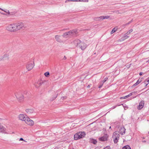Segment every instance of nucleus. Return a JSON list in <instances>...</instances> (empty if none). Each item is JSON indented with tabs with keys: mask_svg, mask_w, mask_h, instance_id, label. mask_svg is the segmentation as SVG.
I'll return each instance as SVG.
<instances>
[{
	"mask_svg": "<svg viewBox=\"0 0 149 149\" xmlns=\"http://www.w3.org/2000/svg\"><path fill=\"white\" fill-rule=\"evenodd\" d=\"M16 24H9L6 27V29L8 31L11 32L16 31Z\"/></svg>",
	"mask_w": 149,
	"mask_h": 149,
	"instance_id": "1",
	"label": "nucleus"
},
{
	"mask_svg": "<svg viewBox=\"0 0 149 149\" xmlns=\"http://www.w3.org/2000/svg\"><path fill=\"white\" fill-rule=\"evenodd\" d=\"M85 134L84 132H79L74 135V139L75 140H77L78 139L82 138L85 136Z\"/></svg>",
	"mask_w": 149,
	"mask_h": 149,
	"instance_id": "2",
	"label": "nucleus"
},
{
	"mask_svg": "<svg viewBox=\"0 0 149 149\" xmlns=\"http://www.w3.org/2000/svg\"><path fill=\"white\" fill-rule=\"evenodd\" d=\"M120 136L119 132L118 131H116L113 133V137L115 143L116 144L118 142Z\"/></svg>",
	"mask_w": 149,
	"mask_h": 149,
	"instance_id": "3",
	"label": "nucleus"
},
{
	"mask_svg": "<svg viewBox=\"0 0 149 149\" xmlns=\"http://www.w3.org/2000/svg\"><path fill=\"white\" fill-rule=\"evenodd\" d=\"M15 95L17 99L20 102L23 101L24 100V97H25V96H24L23 94H22L20 92H19L15 93Z\"/></svg>",
	"mask_w": 149,
	"mask_h": 149,
	"instance_id": "4",
	"label": "nucleus"
},
{
	"mask_svg": "<svg viewBox=\"0 0 149 149\" xmlns=\"http://www.w3.org/2000/svg\"><path fill=\"white\" fill-rule=\"evenodd\" d=\"M16 31L20 29H24L26 26L23 23H19L16 24Z\"/></svg>",
	"mask_w": 149,
	"mask_h": 149,
	"instance_id": "5",
	"label": "nucleus"
},
{
	"mask_svg": "<svg viewBox=\"0 0 149 149\" xmlns=\"http://www.w3.org/2000/svg\"><path fill=\"white\" fill-rule=\"evenodd\" d=\"M26 117L24 116L23 114H20L19 116V119L21 120L24 121L26 124L28 123V118L27 117V116L26 115Z\"/></svg>",
	"mask_w": 149,
	"mask_h": 149,
	"instance_id": "6",
	"label": "nucleus"
},
{
	"mask_svg": "<svg viewBox=\"0 0 149 149\" xmlns=\"http://www.w3.org/2000/svg\"><path fill=\"white\" fill-rule=\"evenodd\" d=\"M35 66L34 58H32L31 60L29 62V71L31 70Z\"/></svg>",
	"mask_w": 149,
	"mask_h": 149,
	"instance_id": "7",
	"label": "nucleus"
},
{
	"mask_svg": "<svg viewBox=\"0 0 149 149\" xmlns=\"http://www.w3.org/2000/svg\"><path fill=\"white\" fill-rule=\"evenodd\" d=\"M77 33V31L76 30H72L68 32L69 37L76 36Z\"/></svg>",
	"mask_w": 149,
	"mask_h": 149,
	"instance_id": "8",
	"label": "nucleus"
},
{
	"mask_svg": "<svg viewBox=\"0 0 149 149\" xmlns=\"http://www.w3.org/2000/svg\"><path fill=\"white\" fill-rule=\"evenodd\" d=\"M144 105V101L143 100H142L140 102L139 105L138 106L137 109L138 110H141L142 109Z\"/></svg>",
	"mask_w": 149,
	"mask_h": 149,
	"instance_id": "9",
	"label": "nucleus"
},
{
	"mask_svg": "<svg viewBox=\"0 0 149 149\" xmlns=\"http://www.w3.org/2000/svg\"><path fill=\"white\" fill-rule=\"evenodd\" d=\"M79 47H80L82 50H84L86 48V45L84 42H81Z\"/></svg>",
	"mask_w": 149,
	"mask_h": 149,
	"instance_id": "10",
	"label": "nucleus"
},
{
	"mask_svg": "<svg viewBox=\"0 0 149 149\" xmlns=\"http://www.w3.org/2000/svg\"><path fill=\"white\" fill-rule=\"evenodd\" d=\"M108 139V136L107 134L104 135L103 136L99 138V140L104 141H107Z\"/></svg>",
	"mask_w": 149,
	"mask_h": 149,
	"instance_id": "11",
	"label": "nucleus"
},
{
	"mask_svg": "<svg viewBox=\"0 0 149 149\" xmlns=\"http://www.w3.org/2000/svg\"><path fill=\"white\" fill-rule=\"evenodd\" d=\"M81 41L79 39H76L73 42V43L76 47H78L81 43Z\"/></svg>",
	"mask_w": 149,
	"mask_h": 149,
	"instance_id": "12",
	"label": "nucleus"
},
{
	"mask_svg": "<svg viewBox=\"0 0 149 149\" xmlns=\"http://www.w3.org/2000/svg\"><path fill=\"white\" fill-rule=\"evenodd\" d=\"M68 1H73V2H78V1H83L85 2H88V0H66L65 3H67Z\"/></svg>",
	"mask_w": 149,
	"mask_h": 149,
	"instance_id": "13",
	"label": "nucleus"
},
{
	"mask_svg": "<svg viewBox=\"0 0 149 149\" xmlns=\"http://www.w3.org/2000/svg\"><path fill=\"white\" fill-rule=\"evenodd\" d=\"M42 82L41 81H38L35 84V86L36 88H38L42 84Z\"/></svg>",
	"mask_w": 149,
	"mask_h": 149,
	"instance_id": "14",
	"label": "nucleus"
},
{
	"mask_svg": "<svg viewBox=\"0 0 149 149\" xmlns=\"http://www.w3.org/2000/svg\"><path fill=\"white\" fill-rule=\"evenodd\" d=\"M125 130L124 127H121L120 129L119 133H120L122 135H123L125 134Z\"/></svg>",
	"mask_w": 149,
	"mask_h": 149,
	"instance_id": "15",
	"label": "nucleus"
},
{
	"mask_svg": "<svg viewBox=\"0 0 149 149\" xmlns=\"http://www.w3.org/2000/svg\"><path fill=\"white\" fill-rule=\"evenodd\" d=\"M34 125V122L33 121L30 119V118L29 117V125L32 126Z\"/></svg>",
	"mask_w": 149,
	"mask_h": 149,
	"instance_id": "16",
	"label": "nucleus"
},
{
	"mask_svg": "<svg viewBox=\"0 0 149 149\" xmlns=\"http://www.w3.org/2000/svg\"><path fill=\"white\" fill-rule=\"evenodd\" d=\"M6 129L2 125H0V132H4L5 131Z\"/></svg>",
	"mask_w": 149,
	"mask_h": 149,
	"instance_id": "17",
	"label": "nucleus"
},
{
	"mask_svg": "<svg viewBox=\"0 0 149 149\" xmlns=\"http://www.w3.org/2000/svg\"><path fill=\"white\" fill-rule=\"evenodd\" d=\"M60 36L58 35H56L55 36V38L56 39V40L59 42H62L60 38L59 37Z\"/></svg>",
	"mask_w": 149,
	"mask_h": 149,
	"instance_id": "18",
	"label": "nucleus"
},
{
	"mask_svg": "<svg viewBox=\"0 0 149 149\" xmlns=\"http://www.w3.org/2000/svg\"><path fill=\"white\" fill-rule=\"evenodd\" d=\"M103 18V16H100L99 17H95V19L96 21H99L100 19L103 20L104 19Z\"/></svg>",
	"mask_w": 149,
	"mask_h": 149,
	"instance_id": "19",
	"label": "nucleus"
},
{
	"mask_svg": "<svg viewBox=\"0 0 149 149\" xmlns=\"http://www.w3.org/2000/svg\"><path fill=\"white\" fill-rule=\"evenodd\" d=\"M63 37L65 38L69 37V36L68 35V32H66L64 33L62 35Z\"/></svg>",
	"mask_w": 149,
	"mask_h": 149,
	"instance_id": "20",
	"label": "nucleus"
},
{
	"mask_svg": "<svg viewBox=\"0 0 149 149\" xmlns=\"http://www.w3.org/2000/svg\"><path fill=\"white\" fill-rule=\"evenodd\" d=\"M141 81V80H140L139 79H138L136 81V82L132 86H135L139 84Z\"/></svg>",
	"mask_w": 149,
	"mask_h": 149,
	"instance_id": "21",
	"label": "nucleus"
},
{
	"mask_svg": "<svg viewBox=\"0 0 149 149\" xmlns=\"http://www.w3.org/2000/svg\"><path fill=\"white\" fill-rule=\"evenodd\" d=\"M122 149H131V148L129 145H127L123 147Z\"/></svg>",
	"mask_w": 149,
	"mask_h": 149,
	"instance_id": "22",
	"label": "nucleus"
},
{
	"mask_svg": "<svg viewBox=\"0 0 149 149\" xmlns=\"http://www.w3.org/2000/svg\"><path fill=\"white\" fill-rule=\"evenodd\" d=\"M97 142V141L96 140L93 139H92L91 140V143H93L94 144H96Z\"/></svg>",
	"mask_w": 149,
	"mask_h": 149,
	"instance_id": "23",
	"label": "nucleus"
},
{
	"mask_svg": "<svg viewBox=\"0 0 149 149\" xmlns=\"http://www.w3.org/2000/svg\"><path fill=\"white\" fill-rule=\"evenodd\" d=\"M0 10H3V11H4V12H6V13H7L9 15H13V14H10V12H9V10H7V11H6L4 10L3 9H1V8H0Z\"/></svg>",
	"mask_w": 149,
	"mask_h": 149,
	"instance_id": "24",
	"label": "nucleus"
},
{
	"mask_svg": "<svg viewBox=\"0 0 149 149\" xmlns=\"http://www.w3.org/2000/svg\"><path fill=\"white\" fill-rule=\"evenodd\" d=\"M129 97H130V95L129 94V95H127L126 96H125V97H120V99H126V98Z\"/></svg>",
	"mask_w": 149,
	"mask_h": 149,
	"instance_id": "25",
	"label": "nucleus"
},
{
	"mask_svg": "<svg viewBox=\"0 0 149 149\" xmlns=\"http://www.w3.org/2000/svg\"><path fill=\"white\" fill-rule=\"evenodd\" d=\"M58 96V94L56 95H54V97H53V98L52 99H51V101H53L54 100H55L56 98Z\"/></svg>",
	"mask_w": 149,
	"mask_h": 149,
	"instance_id": "26",
	"label": "nucleus"
},
{
	"mask_svg": "<svg viewBox=\"0 0 149 149\" xmlns=\"http://www.w3.org/2000/svg\"><path fill=\"white\" fill-rule=\"evenodd\" d=\"M44 74L46 77H48L49 75V72H46Z\"/></svg>",
	"mask_w": 149,
	"mask_h": 149,
	"instance_id": "27",
	"label": "nucleus"
},
{
	"mask_svg": "<svg viewBox=\"0 0 149 149\" xmlns=\"http://www.w3.org/2000/svg\"><path fill=\"white\" fill-rule=\"evenodd\" d=\"M132 29H130L127 31V32L126 33V34H129L131 32H132Z\"/></svg>",
	"mask_w": 149,
	"mask_h": 149,
	"instance_id": "28",
	"label": "nucleus"
},
{
	"mask_svg": "<svg viewBox=\"0 0 149 149\" xmlns=\"http://www.w3.org/2000/svg\"><path fill=\"white\" fill-rule=\"evenodd\" d=\"M126 34H125V36L123 37V38L124 39H127L129 37V36H127V35H126Z\"/></svg>",
	"mask_w": 149,
	"mask_h": 149,
	"instance_id": "29",
	"label": "nucleus"
},
{
	"mask_svg": "<svg viewBox=\"0 0 149 149\" xmlns=\"http://www.w3.org/2000/svg\"><path fill=\"white\" fill-rule=\"evenodd\" d=\"M142 83L144 85H145V87L148 84V83H147V82L146 81L144 82H143Z\"/></svg>",
	"mask_w": 149,
	"mask_h": 149,
	"instance_id": "30",
	"label": "nucleus"
},
{
	"mask_svg": "<svg viewBox=\"0 0 149 149\" xmlns=\"http://www.w3.org/2000/svg\"><path fill=\"white\" fill-rule=\"evenodd\" d=\"M103 149H111V148L110 146H107L104 148Z\"/></svg>",
	"mask_w": 149,
	"mask_h": 149,
	"instance_id": "31",
	"label": "nucleus"
},
{
	"mask_svg": "<svg viewBox=\"0 0 149 149\" xmlns=\"http://www.w3.org/2000/svg\"><path fill=\"white\" fill-rule=\"evenodd\" d=\"M33 111L32 109H29V112L31 113H33Z\"/></svg>",
	"mask_w": 149,
	"mask_h": 149,
	"instance_id": "32",
	"label": "nucleus"
},
{
	"mask_svg": "<svg viewBox=\"0 0 149 149\" xmlns=\"http://www.w3.org/2000/svg\"><path fill=\"white\" fill-rule=\"evenodd\" d=\"M104 17V19H108L110 17L109 16H108V15H107V16H103Z\"/></svg>",
	"mask_w": 149,
	"mask_h": 149,
	"instance_id": "33",
	"label": "nucleus"
},
{
	"mask_svg": "<svg viewBox=\"0 0 149 149\" xmlns=\"http://www.w3.org/2000/svg\"><path fill=\"white\" fill-rule=\"evenodd\" d=\"M127 25L128 24H126V23L123 24L121 28H125V26H127Z\"/></svg>",
	"mask_w": 149,
	"mask_h": 149,
	"instance_id": "34",
	"label": "nucleus"
},
{
	"mask_svg": "<svg viewBox=\"0 0 149 149\" xmlns=\"http://www.w3.org/2000/svg\"><path fill=\"white\" fill-rule=\"evenodd\" d=\"M116 31V29H115V28H114L113 29H112V31H111V33L112 34V33H113L115 32Z\"/></svg>",
	"mask_w": 149,
	"mask_h": 149,
	"instance_id": "35",
	"label": "nucleus"
},
{
	"mask_svg": "<svg viewBox=\"0 0 149 149\" xmlns=\"http://www.w3.org/2000/svg\"><path fill=\"white\" fill-rule=\"evenodd\" d=\"M8 55L7 54H5L4 56H3V58H4V57H7V59H8Z\"/></svg>",
	"mask_w": 149,
	"mask_h": 149,
	"instance_id": "36",
	"label": "nucleus"
},
{
	"mask_svg": "<svg viewBox=\"0 0 149 149\" xmlns=\"http://www.w3.org/2000/svg\"><path fill=\"white\" fill-rule=\"evenodd\" d=\"M108 79V78L107 77H106L103 80V83L104 82H105Z\"/></svg>",
	"mask_w": 149,
	"mask_h": 149,
	"instance_id": "37",
	"label": "nucleus"
},
{
	"mask_svg": "<svg viewBox=\"0 0 149 149\" xmlns=\"http://www.w3.org/2000/svg\"><path fill=\"white\" fill-rule=\"evenodd\" d=\"M103 85V84H99V86H98V88H100L102 87V85Z\"/></svg>",
	"mask_w": 149,
	"mask_h": 149,
	"instance_id": "38",
	"label": "nucleus"
},
{
	"mask_svg": "<svg viewBox=\"0 0 149 149\" xmlns=\"http://www.w3.org/2000/svg\"><path fill=\"white\" fill-rule=\"evenodd\" d=\"M19 141H24L25 142H27L25 140H24L23 138H20L19 140Z\"/></svg>",
	"mask_w": 149,
	"mask_h": 149,
	"instance_id": "39",
	"label": "nucleus"
},
{
	"mask_svg": "<svg viewBox=\"0 0 149 149\" xmlns=\"http://www.w3.org/2000/svg\"><path fill=\"white\" fill-rule=\"evenodd\" d=\"M132 21H133V19H132L131 21H130L129 22H128L126 24H128V25H129V24H130L132 22Z\"/></svg>",
	"mask_w": 149,
	"mask_h": 149,
	"instance_id": "40",
	"label": "nucleus"
},
{
	"mask_svg": "<svg viewBox=\"0 0 149 149\" xmlns=\"http://www.w3.org/2000/svg\"><path fill=\"white\" fill-rule=\"evenodd\" d=\"M132 92V93L133 94H133L135 95L137 93V92H136V91H134V92Z\"/></svg>",
	"mask_w": 149,
	"mask_h": 149,
	"instance_id": "41",
	"label": "nucleus"
},
{
	"mask_svg": "<svg viewBox=\"0 0 149 149\" xmlns=\"http://www.w3.org/2000/svg\"><path fill=\"white\" fill-rule=\"evenodd\" d=\"M67 59V57H66L65 56H64V58H63V60H66V59Z\"/></svg>",
	"mask_w": 149,
	"mask_h": 149,
	"instance_id": "42",
	"label": "nucleus"
},
{
	"mask_svg": "<svg viewBox=\"0 0 149 149\" xmlns=\"http://www.w3.org/2000/svg\"><path fill=\"white\" fill-rule=\"evenodd\" d=\"M129 95H130V96H132V95H133V94L132 93H132H130L129 94Z\"/></svg>",
	"mask_w": 149,
	"mask_h": 149,
	"instance_id": "43",
	"label": "nucleus"
},
{
	"mask_svg": "<svg viewBox=\"0 0 149 149\" xmlns=\"http://www.w3.org/2000/svg\"><path fill=\"white\" fill-rule=\"evenodd\" d=\"M10 13V14H13V15H14L15 14V12H11Z\"/></svg>",
	"mask_w": 149,
	"mask_h": 149,
	"instance_id": "44",
	"label": "nucleus"
},
{
	"mask_svg": "<svg viewBox=\"0 0 149 149\" xmlns=\"http://www.w3.org/2000/svg\"><path fill=\"white\" fill-rule=\"evenodd\" d=\"M62 98H63V99H65L66 97H67L66 96H62L61 97Z\"/></svg>",
	"mask_w": 149,
	"mask_h": 149,
	"instance_id": "45",
	"label": "nucleus"
},
{
	"mask_svg": "<svg viewBox=\"0 0 149 149\" xmlns=\"http://www.w3.org/2000/svg\"><path fill=\"white\" fill-rule=\"evenodd\" d=\"M116 106H113V107L111 108L113 109H115L116 107Z\"/></svg>",
	"mask_w": 149,
	"mask_h": 149,
	"instance_id": "46",
	"label": "nucleus"
},
{
	"mask_svg": "<svg viewBox=\"0 0 149 149\" xmlns=\"http://www.w3.org/2000/svg\"><path fill=\"white\" fill-rule=\"evenodd\" d=\"M146 82H147V83H149V79H148V80H146Z\"/></svg>",
	"mask_w": 149,
	"mask_h": 149,
	"instance_id": "47",
	"label": "nucleus"
},
{
	"mask_svg": "<svg viewBox=\"0 0 149 149\" xmlns=\"http://www.w3.org/2000/svg\"><path fill=\"white\" fill-rule=\"evenodd\" d=\"M143 74V73L142 72H141L139 73V75H140V76H141L142 75V74Z\"/></svg>",
	"mask_w": 149,
	"mask_h": 149,
	"instance_id": "48",
	"label": "nucleus"
},
{
	"mask_svg": "<svg viewBox=\"0 0 149 149\" xmlns=\"http://www.w3.org/2000/svg\"><path fill=\"white\" fill-rule=\"evenodd\" d=\"M27 93V92H24V95H25V94H26V95Z\"/></svg>",
	"mask_w": 149,
	"mask_h": 149,
	"instance_id": "49",
	"label": "nucleus"
},
{
	"mask_svg": "<svg viewBox=\"0 0 149 149\" xmlns=\"http://www.w3.org/2000/svg\"><path fill=\"white\" fill-rule=\"evenodd\" d=\"M0 13H1V14H3V15H6V14H5V13H1V12H0Z\"/></svg>",
	"mask_w": 149,
	"mask_h": 149,
	"instance_id": "50",
	"label": "nucleus"
},
{
	"mask_svg": "<svg viewBox=\"0 0 149 149\" xmlns=\"http://www.w3.org/2000/svg\"><path fill=\"white\" fill-rule=\"evenodd\" d=\"M90 87V85H88V86H87V87L88 88H89Z\"/></svg>",
	"mask_w": 149,
	"mask_h": 149,
	"instance_id": "51",
	"label": "nucleus"
},
{
	"mask_svg": "<svg viewBox=\"0 0 149 149\" xmlns=\"http://www.w3.org/2000/svg\"><path fill=\"white\" fill-rule=\"evenodd\" d=\"M68 149H74V148H69Z\"/></svg>",
	"mask_w": 149,
	"mask_h": 149,
	"instance_id": "52",
	"label": "nucleus"
},
{
	"mask_svg": "<svg viewBox=\"0 0 149 149\" xmlns=\"http://www.w3.org/2000/svg\"><path fill=\"white\" fill-rule=\"evenodd\" d=\"M143 141V142H146V141H145V140L143 141Z\"/></svg>",
	"mask_w": 149,
	"mask_h": 149,
	"instance_id": "53",
	"label": "nucleus"
},
{
	"mask_svg": "<svg viewBox=\"0 0 149 149\" xmlns=\"http://www.w3.org/2000/svg\"><path fill=\"white\" fill-rule=\"evenodd\" d=\"M137 96V95H136V96H135V97H134L133 98H136Z\"/></svg>",
	"mask_w": 149,
	"mask_h": 149,
	"instance_id": "54",
	"label": "nucleus"
},
{
	"mask_svg": "<svg viewBox=\"0 0 149 149\" xmlns=\"http://www.w3.org/2000/svg\"><path fill=\"white\" fill-rule=\"evenodd\" d=\"M95 149H99L98 148H95Z\"/></svg>",
	"mask_w": 149,
	"mask_h": 149,
	"instance_id": "55",
	"label": "nucleus"
},
{
	"mask_svg": "<svg viewBox=\"0 0 149 149\" xmlns=\"http://www.w3.org/2000/svg\"><path fill=\"white\" fill-rule=\"evenodd\" d=\"M111 128V126H110V127H109V129H110Z\"/></svg>",
	"mask_w": 149,
	"mask_h": 149,
	"instance_id": "56",
	"label": "nucleus"
},
{
	"mask_svg": "<svg viewBox=\"0 0 149 149\" xmlns=\"http://www.w3.org/2000/svg\"><path fill=\"white\" fill-rule=\"evenodd\" d=\"M148 61L149 62V59L148 60Z\"/></svg>",
	"mask_w": 149,
	"mask_h": 149,
	"instance_id": "57",
	"label": "nucleus"
}]
</instances>
